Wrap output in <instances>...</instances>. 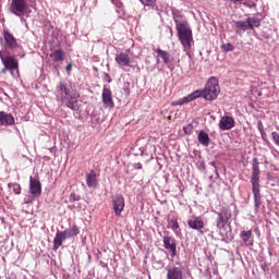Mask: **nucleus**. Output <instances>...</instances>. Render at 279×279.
Wrapping results in <instances>:
<instances>
[{"instance_id": "nucleus-21", "label": "nucleus", "mask_w": 279, "mask_h": 279, "mask_svg": "<svg viewBox=\"0 0 279 279\" xmlns=\"http://www.w3.org/2000/svg\"><path fill=\"white\" fill-rule=\"evenodd\" d=\"M197 138L198 143H201V145H203L204 147H208V145H210V137L205 131H201Z\"/></svg>"}, {"instance_id": "nucleus-37", "label": "nucleus", "mask_w": 279, "mask_h": 279, "mask_svg": "<svg viewBox=\"0 0 279 279\" xmlns=\"http://www.w3.org/2000/svg\"><path fill=\"white\" fill-rule=\"evenodd\" d=\"M77 201H80V196L77 197L74 196V202H77Z\"/></svg>"}, {"instance_id": "nucleus-32", "label": "nucleus", "mask_w": 279, "mask_h": 279, "mask_svg": "<svg viewBox=\"0 0 279 279\" xmlns=\"http://www.w3.org/2000/svg\"><path fill=\"white\" fill-rule=\"evenodd\" d=\"M193 124H187L186 126L183 128V131L185 134H193Z\"/></svg>"}, {"instance_id": "nucleus-31", "label": "nucleus", "mask_w": 279, "mask_h": 279, "mask_svg": "<svg viewBox=\"0 0 279 279\" xmlns=\"http://www.w3.org/2000/svg\"><path fill=\"white\" fill-rule=\"evenodd\" d=\"M170 227L172 230H178L180 228V223L175 219L170 220Z\"/></svg>"}, {"instance_id": "nucleus-5", "label": "nucleus", "mask_w": 279, "mask_h": 279, "mask_svg": "<svg viewBox=\"0 0 279 279\" xmlns=\"http://www.w3.org/2000/svg\"><path fill=\"white\" fill-rule=\"evenodd\" d=\"M3 38H4V49H9L10 51H15V49H23V46L19 44L16 37L10 31L3 29Z\"/></svg>"}, {"instance_id": "nucleus-6", "label": "nucleus", "mask_w": 279, "mask_h": 279, "mask_svg": "<svg viewBox=\"0 0 279 279\" xmlns=\"http://www.w3.org/2000/svg\"><path fill=\"white\" fill-rule=\"evenodd\" d=\"M9 10L15 16H24L27 12V0H12Z\"/></svg>"}, {"instance_id": "nucleus-18", "label": "nucleus", "mask_w": 279, "mask_h": 279, "mask_svg": "<svg viewBox=\"0 0 279 279\" xmlns=\"http://www.w3.org/2000/svg\"><path fill=\"white\" fill-rule=\"evenodd\" d=\"M86 184L89 189H96L97 173L95 172V170H90V172L86 175Z\"/></svg>"}, {"instance_id": "nucleus-19", "label": "nucleus", "mask_w": 279, "mask_h": 279, "mask_svg": "<svg viewBox=\"0 0 279 279\" xmlns=\"http://www.w3.org/2000/svg\"><path fill=\"white\" fill-rule=\"evenodd\" d=\"M61 233L65 239H72V236H77V234H80V228L76 227V225H73L69 229L61 231Z\"/></svg>"}, {"instance_id": "nucleus-34", "label": "nucleus", "mask_w": 279, "mask_h": 279, "mask_svg": "<svg viewBox=\"0 0 279 279\" xmlns=\"http://www.w3.org/2000/svg\"><path fill=\"white\" fill-rule=\"evenodd\" d=\"M8 71H10L9 69H5V66L1 70V73L3 74V75H5V73H8Z\"/></svg>"}, {"instance_id": "nucleus-16", "label": "nucleus", "mask_w": 279, "mask_h": 279, "mask_svg": "<svg viewBox=\"0 0 279 279\" xmlns=\"http://www.w3.org/2000/svg\"><path fill=\"white\" fill-rule=\"evenodd\" d=\"M220 130H232L234 128V118L225 116L219 121Z\"/></svg>"}, {"instance_id": "nucleus-1", "label": "nucleus", "mask_w": 279, "mask_h": 279, "mask_svg": "<svg viewBox=\"0 0 279 279\" xmlns=\"http://www.w3.org/2000/svg\"><path fill=\"white\" fill-rule=\"evenodd\" d=\"M219 93H221V88L219 87V80L215 76L208 78L204 89H197L192 94L175 100L172 102V106H184V104H191V101H195V99H199V97H204L206 101H215L217 97H219Z\"/></svg>"}, {"instance_id": "nucleus-28", "label": "nucleus", "mask_w": 279, "mask_h": 279, "mask_svg": "<svg viewBox=\"0 0 279 279\" xmlns=\"http://www.w3.org/2000/svg\"><path fill=\"white\" fill-rule=\"evenodd\" d=\"M9 189H13V193H15V195H21V184L9 183Z\"/></svg>"}, {"instance_id": "nucleus-30", "label": "nucleus", "mask_w": 279, "mask_h": 279, "mask_svg": "<svg viewBox=\"0 0 279 279\" xmlns=\"http://www.w3.org/2000/svg\"><path fill=\"white\" fill-rule=\"evenodd\" d=\"M142 5H146L148 8H154L156 5V0H140Z\"/></svg>"}, {"instance_id": "nucleus-22", "label": "nucleus", "mask_w": 279, "mask_h": 279, "mask_svg": "<svg viewBox=\"0 0 279 279\" xmlns=\"http://www.w3.org/2000/svg\"><path fill=\"white\" fill-rule=\"evenodd\" d=\"M64 56L65 53L62 51V49L54 50L52 53H50V58L53 62H64Z\"/></svg>"}, {"instance_id": "nucleus-9", "label": "nucleus", "mask_w": 279, "mask_h": 279, "mask_svg": "<svg viewBox=\"0 0 279 279\" xmlns=\"http://www.w3.org/2000/svg\"><path fill=\"white\" fill-rule=\"evenodd\" d=\"M113 204V211L117 217H121V214L123 213L125 208V198H123V195H118L112 201Z\"/></svg>"}, {"instance_id": "nucleus-29", "label": "nucleus", "mask_w": 279, "mask_h": 279, "mask_svg": "<svg viewBox=\"0 0 279 279\" xmlns=\"http://www.w3.org/2000/svg\"><path fill=\"white\" fill-rule=\"evenodd\" d=\"M221 49L225 53H228L230 51H234V45L227 43L221 46Z\"/></svg>"}, {"instance_id": "nucleus-23", "label": "nucleus", "mask_w": 279, "mask_h": 279, "mask_svg": "<svg viewBox=\"0 0 279 279\" xmlns=\"http://www.w3.org/2000/svg\"><path fill=\"white\" fill-rule=\"evenodd\" d=\"M156 53H158L159 58L162 59V61L165 62V64H169L170 62V58L171 56L169 54V52L158 48L156 50Z\"/></svg>"}, {"instance_id": "nucleus-20", "label": "nucleus", "mask_w": 279, "mask_h": 279, "mask_svg": "<svg viewBox=\"0 0 279 279\" xmlns=\"http://www.w3.org/2000/svg\"><path fill=\"white\" fill-rule=\"evenodd\" d=\"M240 236H241L243 243H245V245H254V240L252 239V236H253L252 230L242 231Z\"/></svg>"}, {"instance_id": "nucleus-2", "label": "nucleus", "mask_w": 279, "mask_h": 279, "mask_svg": "<svg viewBox=\"0 0 279 279\" xmlns=\"http://www.w3.org/2000/svg\"><path fill=\"white\" fill-rule=\"evenodd\" d=\"M58 95L61 104H65L71 110H80V104L77 101V99H80V93L73 90L71 84L64 81L60 82Z\"/></svg>"}, {"instance_id": "nucleus-8", "label": "nucleus", "mask_w": 279, "mask_h": 279, "mask_svg": "<svg viewBox=\"0 0 279 279\" xmlns=\"http://www.w3.org/2000/svg\"><path fill=\"white\" fill-rule=\"evenodd\" d=\"M163 247L171 253L172 258L178 256V242L173 236H163Z\"/></svg>"}, {"instance_id": "nucleus-10", "label": "nucleus", "mask_w": 279, "mask_h": 279, "mask_svg": "<svg viewBox=\"0 0 279 279\" xmlns=\"http://www.w3.org/2000/svg\"><path fill=\"white\" fill-rule=\"evenodd\" d=\"M130 50H126L124 52H120L116 54V62L118 66H131L132 59L130 58Z\"/></svg>"}, {"instance_id": "nucleus-15", "label": "nucleus", "mask_w": 279, "mask_h": 279, "mask_svg": "<svg viewBox=\"0 0 279 279\" xmlns=\"http://www.w3.org/2000/svg\"><path fill=\"white\" fill-rule=\"evenodd\" d=\"M187 226L192 230H197L198 232L204 234V231H202V230H204V221L202 219H199L198 217H193L192 219H190L187 221Z\"/></svg>"}, {"instance_id": "nucleus-36", "label": "nucleus", "mask_w": 279, "mask_h": 279, "mask_svg": "<svg viewBox=\"0 0 279 279\" xmlns=\"http://www.w3.org/2000/svg\"><path fill=\"white\" fill-rule=\"evenodd\" d=\"M136 169H143V165H141V163H137V167H136Z\"/></svg>"}, {"instance_id": "nucleus-27", "label": "nucleus", "mask_w": 279, "mask_h": 279, "mask_svg": "<svg viewBox=\"0 0 279 279\" xmlns=\"http://www.w3.org/2000/svg\"><path fill=\"white\" fill-rule=\"evenodd\" d=\"M228 221L229 220L222 218L221 216H218V219H217V228H218V230H221L222 228H226V226L228 225Z\"/></svg>"}, {"instance_id": "nucleus-33", "label": "nucleus", "mask_w": 279, "mask_h": 279, "mask_svg": "<svg viewBox=\"0 0 279 279\" xmlns=\"http://www.w3.org/2000/svg\"><path fill=\"white\" fill-rule=\"evenodd\" d=\"M73 70V63H69L68 65H66V68H65V71H68V73L70 72V71H72Z\"/></svg>"}, {"instance_id": "nucleus-14", "label": "nucleus", "mask_w": 279, "mask_h": 279, "mask_svg": "<svg viewBox=\"0 0 279 279\" xmlns=\"http://www.w3.org/2000/svg\"><path fill=\"white\" fill-rule=\"evenodd\" d=\"M14 125V116L5 111H0V128Z\"/></svg>"}, {"instance_id": "nucleus-39", "label": "nucleus", "mask_w": 279, "mask_h": 279, "mask_svg": "<svg viewBox=\"0 0 279 279\" xmlns=\"http://www.w3.org/2000/svg\"><path fill=\"white\" fill-rule=\"evenodd\" d=\"M168 119L171 120V116H169Z\"/></svg>"}, {"instance_id": "nucleus-12", "label": "nucleus", "mask_w": 279, "mask_h": 279, "mask_svg": "<svg viewBox=\"0 0 279 279\" xmlns=\"http://www.w3.org/2000/svg\"><path fill=\"white\" fill-rule=\"evenodd\" d=\"M167 275L166 279H184V274L180 267H168L166 268Z\"/></svg>"}, {"instance_id": "nucleus-35", "label": "nucleus", "mask_w": 279, "mask_h": 279, "mask_svg": "<svg viewBox=\"0 0 279 279\" xmlns=\"http://www.w3.org/2000/svg\"><path fill=\"white\" fill-rule=\"evenodd\" d=\"M106 77L109 78V80H108V84H110V82H112V78H111L108 74H106Z\"/></svg>"}, {"instance_id": "nucleus-3", "label": "nucleus", "mask_w": 279, "mask_h": 279, "mask_svg": "<svg viewBox=\"0 0 279 279\" xmlns=\"http://www.w3.org/2000/svg\"><path fill=\"white\" fill-rule=\"evenodd\" d=\"M260 168L258 166V159L254 158L252 163V193L254 195V204L256 208H260Z\"/></svg>"}, {"instance_id": "nucleus-38", "label": "nucleus", "mask_w": 279, "mask_h": 279, "mask_svg": "<svg viewBox=\"0 0 279 279\" xmlns=\"http://www.w3.org/2000/svg\"><path fill=\"white\" fill-rule=\"evenodd\" d=\"M170 33L173 34V29L170 28Z\"/></svg>"}, {"instance_id": "nucleus-26", "label": "nucleus", "mask_w": 279, "mask_h": 279, "mask_svg": "<svg viewBox=\"0 0 279 279\" xmlns=\"http://www.w3.org/2000/svg\"><path fill=\"white\" fill-rule=\"evenodd\" d=\"M235 27L236 29H240V32H247V29H250V23L247 22V20L238 21L235 22Z\"/></svg>"}, {"instance_id": "nucleus-4", "label": "nucleus", "mask_w": 279, "mask_h": 279, "mask_svg": "<svg viewBox=\"0 0 279 279\" xmlns=\"http://www.w3.org/2000/svg\"><path fill=\"white\" fill-rule=\"evenodd\" d=\"M174 23L181 45L183 46L184 49H191L193 45V31L189 26V22L180 23V21H178V19L174 17Z\"/></svg>"}, {"instance_id": "nucleus-40", "label": "nucleus", "mask_w": 279, "mask_h": 279, "mask_svg": "<svg viewBox=\"0 0 279 279\" xmlns=\"http://www.w3.org/2000/svg\"><path fill=\"white\" fill-rule=\"evenodd\" d=\"M191 60V62H193V59H190Z\"/></svg>"}, {"instance_id": "nucleus-11", "label": "nucleus", "mask_w": 279, "mask_h": 279, "mask_svg": "<svg viewBox=\"0 0 279 279\" xmlns=\"http://www.w3.org/2000/svg\"><path fill=\"white\" fill-rule=\"evenodd\" d=\"M29 191L33 197H40L43 195V184H40V181L33 179L31 177L29 179Z\"/></svg>"}, {"instance_id": "nucleus-7", "label": "nucleus", "mask_w": 279, "mask_h": 279, "mask_svg": "<svg viewBox=\"0 0 279 279\" xmlns=\"http://www.w3.org/2000/svg\"><path fill=\"white\" fill-rule=\"evenodd\" d=\"M0 60L3 66L10 71V73L19 71V60L12 57V54H3V51H0Z\"/></svg>"}, {"instance_id": "nucleus-17", "label": "nucleus", "mask_w": 279, "mask_h": 279, "mask_svg": "<svg viewBox=\"0 0 279 279\" xmlns=\"http://www.w3.org/2000/svg\"><path fill=\"white\" fill-rule=\"evenodd\" d=\"M66 241V238L64 236V233H62V231H58L56 233V236L53 239V251L58 252V250H60V247H62V243Z\"/></svg>"}, {"instance_id": "nucleus-24", "label": "nucleus", "mask_w": 279, "mask_h": 279, "mask_svg": "<svg viewBox=\"0 0 279 279\" xmlns=\"http://www.w3.org/2000/svg\"><path fill=\"white\" fill-rule=\"evenodd\" d=\"M218 217H222V219L230 221V219H232V211L230 210V207H222L221 211L218 213Z\"/></svg>"}, {"instance_id": "nucleus-13", "label": "nucleus", "mask_w": 279, "mask_h": 279, "mask_svg": "<svg viewBox=\"0 0 279 279\" xmlns=\"http://www.w3.org/2000/svg\"><path fill=\"white\" fill-rule=\"evenodd\" d=\"M102 104L105 108H114V100H112V92L110 88L102 89Z\"/></svg>"}, {"instance_id": "nucleus-25", "label": "nucleus", "mask_w": 279, "mask_h": 279, "mask_svg": "<svg viewBox=\"0 0 279 279\" xmlns=\"http://www.w3.org/2000/svg\"><path fill=\"white\" fill-rule=\"evenodd\" d=\"M246 21L248 22L250 29H256L260 25V19L258 17H247Z\"/></svg>"}]
</instances>
